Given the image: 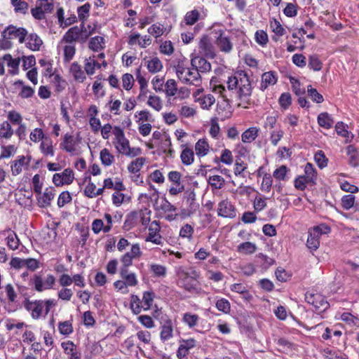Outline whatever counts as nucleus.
Returning <instances> with one entry per match:
<instances>
[{
	"label": "nucleus",
	"mask_w": 359,
	"mask_h": 359,
	"mask_svg": "<svg viewBox=\"0 0 359 359\" xmlns=\"http://www.w3.org/2000/svg\"><path fill=\"white\" fill-rule=\"evenodd\" d=\"M227 87L229 90H234L236 96L242 100H247L252 94V84L244 71H238L229 76Z\"/></svg>",
	"instance_id": "obj_1"
},
{
	"label": "nucleus",
	"mask_w": 359,
	"mask_h": 359,
	"mask_svg": "<svg viewBox=\"0 0 359 359\" xmlns=\"http://www.w3.org/2000/svg\"><path fill=\"white\" fill-rule=\"evenodd\" d=\"M56 304L57 302L54 299L35 301L25 299L23 302V306L34 320H39L46 318L50 309L56 306Z\"/></svg>",
	"instance_id": "obj_2"
},
{
	"label": "nucleus",
	"mask_w": 359,
	"mask_h": 359,
	"mask_svg": "<svg viewBox=\"0 0 359 359\" xmlns=\"http://www.w3.org/2000/svg\"><path fill=\"white\" fill-rule=\"evenodd\" d=\"M114 136L113 144L116 151L130 157H135L142 153L139 147H130L129 140L126 137L123 130L120 126H114L113 129Z\"/></svg>",
	"instance_id": "obj_3"
},
{
	"label": "nucleus",
	"mask_w": 359,
	"mask_h": 359,
	"mask_svg": "<svg viewBox=\"0 0 359 359\" xmlns=\"http://www.w3.org/2000/svg\"><path fill=\"white\" fill-rule=\"evenodd\" d=\"M177 285L188 292H193L196 289V280L199 276L198 273L192 268L179 266L176 268Z\"/></svg>",
	"instance_id": "obj_4"
},
{
	"label": "nucleus",
	"mask_w": 359,
	"mask_h": 359,
	"mask_svg": "<svg viewBox=\"0 0 359 359\" xmlns=\"http://www.w3.org/2000/svg\"><path fill=\"white\" fill-rule=\"evenodd\" d=\"M176 74L180 81L187 85L199 87L202 83V77L197 69L187 67L179 63L175 67Z\"/></svg>",
	"instance_id": "obj_5"
},
{
	"label": "nucleus",
	"mask_w": 359,
	"mask_h": 359,
	"mask_svg": "<svg viewBox=\"0 0 359 359\" xmlns=\"http://www.w3.org/2000/svg\"><path fill=\"white\" fill-rule=\"evenodd\" d=\"M3 38L6 40L4 42L3 48H9L11 46L8 40L18 39L20 43L25 41L27 35V30L23 27H17L14 25H9L1 33Z\"/></svg>",
	"instance_id": "obj_6"
},
{
	"label": "nucleus",
	"mask_w": 359,
	"mask_h": 359,
	"mask_svg": "<svg viewBox=\"0 0 359 359\" xmlns=\"http://www.w3.org/2000/svg\"><path fill=\"white\" fill-rule=\"evenodd\" d=\"M107 65L104 53H100L97 55L93 54L84 60V69L88 76L93 75L95 69H99L101 67L106 68Z\"/></svg>",
	"instance_id": "obj_7"
},
{
	"label": "nucleus",
	"mask_w": 359,
	"mask_h": 359,
	"mask_svg": "<svg viewBox=\"0 0 359 359\" xmlns=\"http://www.w3.org/2000/svg\"><path fill=\"white\" fill-rule=\"evenodd\" d=\"M330 228L325 224H320L309 231L306 245L311 250H316L320 246V238L323 234L330 233Z\"/></svg>",
	"instance_id": "obj_8"
},
{
	"label": "nucleus",
	"mask_w": 359,
	"mask_h": 359,
	"mask_svg": "<svg viewBox=\"0 0 359 359\" xmlns=\"http://www.w3.org/2000/svg\"><path fill=\"white\" fill-rule=\"evenodd\" d=\"M305 299L318 312L325 311L330 306L325 297L320 293L307 292L305 295Z\"/></svg>",
	"instance_id": "obj_9"
},
{
	"label": "nucleus",
	"mask_w": 359,
	"mask_h": 359,
	"mask_svg": "<svg viewBox=\"0 0 359 359\" xmlns=\"http://www.w3.org/2000/svg\"><path fill=\"white\" fill-rule=\"evenodd\" d=\"M142 255L140 246L138 243H134L131 245L130 250L123 254L120 261L122 266L120 269H128V267L133 265V260L137 259Z\"/></svg>",
	"instance_id": "obj_10"
},
{
	"label": "nucleus",
	"mask_w": 359,
	"mask_h": 359,
	"mask_svg": "<svg viewBox=\"0 0 359 359\" xmlns=\"http://www.w3.org/2000/svg\"><path fill=\"white\" fill-rule=\"evenodd\" d=\"M55 283V278L49 274L43 280L40 275L35 274L32 279V284L37 292H43L53 287Z\"/></svg>",
	"instance_id": "obj_11"
},
{
	"label": "nucleus",
	"mask_w": 359,
	"mask_h": 359,
	"mask_svg": "<svg viewBox=\"0 0 359 359\" xmlns=\"http://www.w3.org/2000/svg\"><path fill=\"white\" fill-rule=\"evenodd\" d=\"M60 148L71 155H76L79 154V140L72 135L66 133L60 143Z\"/></svg>",
	"instance_id": "obj_12"
},
{
	"label": "nucleus",
	"mask_w": 359,
	"mask_h": 359,
	"mask_svg": "<svg viewBox=\"0 0 359 359\" xmlns=\"http://www.w3.org/2000/svg\"><path fill=\"white\" fill-rule=\"evenodd\" d=\"M148 235L145 238L146 242H151L158 245H163V238L160 233L161 226L158 221L151 222L148 228Z\"/></svg>",
	"instance_id": "obj_13"
},
{
	"label": "nucleus",
	"mask_w": 359,
	"mask_h": 359,
	"mask_svg": "<svg viewBox=\"0 0 359 359\" xmlns=\"http://www.w3.org/2000/svg\"><path fill=\"white\" fill-rule=\"evenodd\" d=\"M32 157L30 156H18L15 160L11 162V171L13 176L19 175L24 169L29 166Z\"/></svg>",
	"instance_id": "obj_14"
},
{
	"label": "nucleus",
	"mask_w": 359,
	"mask_h": 359,
	"mask_svg": "<svg viewBox=\"0 0 359 359\" xmlns=\"http://www.w3.org/2000/svg\"><path fill=\"white\" fill-rule=\"evenodd\" d=\"M215 43L219 50L224 53H229L233 49V43L229 38L225 34L224 31L219 29L215 31Z\"/></svg>",
	"instance_id": "obj_15"
},
{
	"label": "nucleus",
	"mask_w": 359,
	"mask_h": 359,
	"mask_svg": "<svg viewBox=\"0 0 359 359\" xmlns=\"http://www.w3.org/2000/svg\"><path fill=\"white\" fill-rule=\"evenodd\" d=\"M74 180V173L71 168H66L62 172L55 173L53 176V182L56 187L70 184Z\"/></svg>",
	"instance_id": "obj_16"
},
{
	"label": "nucleus",
	"mask_w": 359,
	"mask_h": 359,
	"mask_svg": "<svg viewBox=\"0 0 359 359\" xmlns=\"http://www.w3.org/2000/svg\"><path fill=\"white\" fill-rule=\"evenodd\" d=\"M217 214L223 217L234 218L236 216L235 207L228 199L222 200L218 203Z\"/></svg>",
	"instance_id": "obj_17"
},
{
	"label": "nucleus",
	"mask_w": 359,
	"mask_h": 359,
	"mask_svg": "<svg viewBox=\"0 0 359 359\" xmlns=\"http://www.w3.org/2000/svg\"><path fill=\"white\" fill-rule=\"evenodd\" d=\"M202 88L197 89L194 93L195 101L198 102L203 109H209L215 102V97L211 94L201 95Z\"/></svg>",
	"instance_id": "obj_18"
},
{
	"label": "nucleus",
	"mask_w": 359,
	"mask_h": 359,
	"mask_svg": "<svg viewBox=\"0 0 359 359\" xmlns=\"http://www.w3.org/2000/svg\"><path fill=\"white\" fill-rule=\"evenodd\" d=\"M198 48L200 52L206 57L214 58L216 55L215 47L206 35L203 36L200 39Z\"/></svg>",
	"instance_id": "obj_19"
},
{
	"label": "nucleus",
	"mask_w": 359,
	"mask_h": 359,
	"mask_svg": "<svg viewBox=\"0 0 359 359\" xmlns=\"http://www.w3.org/2000/svg\"><path fill=\"white\" fill-rule=\"evenodd\" d=\"M37 203L40 208H47L50 205L55 195V190L53 187H47L43 194H39Z\"/></svg>",
	"instance_id": "obj_20"
},
{
	"label": "nucleus",
	"mask_w": 359,
	"mask_h": 359,
	"mask_svg": "<svg viewBox=\"0 0 359 359\" xmlns=\"http://www.w3.org/2000/svg\"><path fill=\"white\" fill-rule=\"evenodd\" d=\"M278 74L273 71L266 72L262 74L259 88L264 91L269 86H273L277 83Z\"/></svg>",
	"instance_id": "obj_21"
},
{
	"label": "nucleus",
	"mask_w": 359,
	"mask_h": 359,
	"mask_svg": "<svg viewBox=\"0 0 359 359\" xmlns=\"http://www.w3.org/2000/svg\"><path fill=\"white\" fill-rule=\"evenodd\" d=\"M196 341L194 339L190 338L182 340L177 351V355L179 359H186L190 349L196 346Z\"/></svg>",
	"instance_id": "obj_22"
},
{
	"label": "nucleus",
	"mask_w": 359,
	"mask_h": 359,
	"mask_svg": "<svg viewBox=\"0 0 359 359\" xmlns=\"http://www.w3.org/2000/svg\"><path fill=\"white\" fill-rule=\"evenodd\" d=\"M61 346L64 353L68 355V359H81V353L73 341L69 340L63 341Z\"/></svg>",
	"instance_id": "obj_23"
},
{
	"label": "nucleus",
	"mask_w": 359,
	"mask_h": 359,
	"mask_svg": "<svg viewBox=\"0 0 359 359\" xmlns=\"http://www.w3.org/2000/svg\"><path fill=\"white\" fill-rule=\"evenodd\" d=\"M191 64L192 67L197 69L198 72H208L211 69V65L205 58L200 56H195L191 58Z\"/></svg>",
	"instance_id": "obj_24"
},
{
	"label": "nucleus",
	"mask_w": 359,
	"mask_h": 359,
	"mask_svg": "<svg viewBox=\"0 0 359 359\" xmlns=\"http://www.w3.org/2000/svg\"><path fill=\"white\" fill-rule=\"evenodd\" d=\"M39 150L44 156H54L55 149L53 140L49 137H46L45 139H43L40 142Z\"/></svg>",
	"instance_id": "obj_25"
},
{
	"label": "nucleus",
	"mask_w": 359,
	"mask_h": 359,
	"mask_svg": "<svg viewBox=\"0 0 359 359\" xmlns=\"http://www.w3.org/2000/svg\"><path fill=\"white\" fill-rule=\"evenodd\" d=\"M120 276L128 287H135L138 284L137 275L128 269H120Z\"/></svg>",
	"instance_id": "obj_26"
},
{
	"label": "nucleus",
	"mask_w": 359,
	"mask_h": 359,
	"mask_svg": "<svg viewBox=\"0 0 359 359\" xmlns=\"http://www.w3.org/2000/svg\"><path fill=\"white\" fill-rule=\"evenodd\" d=\"M69 72L78 82L83 83L86 79L85 70H82L81 66L78 62H73L70 65Z\"/></svg>",
	"instance_id": "obj_27"
},
{
	"label": "nucleus",
	"mask_w": 359,
	"mask_h": 359,
	"mask_svg": "<svg viewBox=\"0 0 359 359\" xmlns=\"http://www.w3.org/2000/svg\"><path fill=\"white\" fill-rule=\"evenodd\" d=\"M145 66L151 74L159 72L163 69V63L157 57H151L144 59Z\"/></svg>",
	"instance_id": "obj_28"
},
{
	"label": "nucleus",
	"mask_w": 359,
	"mask_h": 359,
	"mask_svg": "<svg viewBox=\"0 0 359 359\" xmlns=\"http://www.w3.org/2000/svg\"><path fill=\"white\" fill-rule=\"evenodd\" d=\"M173 337V326L171 320H167L161 327L160 338L163 342L170 340Z\"/></svg>",
	"instance_id": "obj_29"
},
{
	"label": "nucleus",
	"mask_w": 359,
	"mask_h": 359,
	"mask_svg": "<svg viewBox=\"0 0 359 359\" xmlns=\"http://www.w3.org/2000/svg\"><path fill=\"white\" fill-rule=\"evenodd\" d=\"M230 289L232 292L241 294L242 298L246 302H250L252 299V295L249 292L248 287L242 283L232 284Z\"/></svg>",
	"instance_id": "obj_30"
},
{
	"label": "nucleus",
	"mask_w": 359,
	"mask_h": 359,
	"mask_svg": "<svg viewBox=\"0 0 359 359\" xmlns=\"http://www.w3.org/2000/svg\"><path fill=\"white\" fill-rule=\"evenodd\" d=\"M200 317L198 314L191 312H186L182 314V322L186 325L189 329H193L199 323Z\"/></svg>",
	"instance_id": "obj_31"
},
{
	"label": "nucleus",
	"mask_w": 359,
	"mask_h": 359,
	"mask_svg": "<svg viewBox=\"0 0 359 359\" xmlns=\"http://www.w3.org/2000/svg\"><path fill=\"white\" fill-rule=\"evenodd\" d=\"M42 44V40L36 34H30L27 36L26 45L30 50L33 51L39 50Z\"/></svg>",
	"instance_id": "obj_32"
},
{
	"label": "nucleus",
	"mask_w": 359,
	"mask_h": 359,
	"mask_svg": "<svg viewBox=\"0 0 359 359\" xmlns=\"http://www.w3.org/2000/svg\"><path fill=\"white\" fill-rule=\"evenodd\" d=\"M106 41L103 36H95L90 39L88 43V47L90 50L98 52L105 48Z\"/></svg>",
	"instance_id": "obj_33"
},
{
	"label": "nucleus",
	"mask_w": 359,
	"mask_h": 359,
	"mask_svg": "<svg viewBox=\"0 0 359 359\" xmlns=\"http://www.w3.org/2000/svg\"><path fill=\"white\" fill-rule=\"evenodd\" d=\"M317 121L318 125L325 129H330L334 124V120L332 116L327 112L320 113L318 116Z\"/></svg>",
	"instance_id": "obj_34"
},
{
	"label": "nucleus",
	"mask_w": 359,
	"mask_h": 359,
	"mask_svg": "<svg viewBox=\"0 0 359 359\" xmlns=\"http://www.w3.org/2000/svg\"><path fill=\"white\" fill-rule=\"evenodd\" d=\"M210 150V146L205 139H199L195 144L196 154L198 157L206 156Z\"/></svg>",
	"instance_id": "obj_35"
},
{
	"label": "nucleus",
	"mask_w": 359,
	"mask_h": 359,
	"mask_svg": "<svg viewBox=\"0 0 359 359\" xmlns=\"http://www.w3.org/2000/svg\"><path fill=\"white\" fill-rule=\"evenodd\" d=\"M259 132V128L257 127L249 128L242 133V142L244 143H250L253 142L257 137Z\"/></svg>",
	"instance_id": "obj_36"
},
{
	"label": "nucleus",
	"mask_w": 359,
	"mask_h": 359,
	"mask_svg": "<svg viewBox=\"0 0 359 359\" xmlns=\"http://www.w3.org/2000/svg\"><path fill=\"white\" fill-rule=\"evenodd\" d=\"M81 32V29L77 26L71 27L63 36L62 41L68 43H72V42L79 39Z\"/></svg>",
	"instance_id": "obj_37"
},
{
	"label": "nucleus",
	"mask_w": 359,
	"mask_h": 359,
	"mask_svg": "<svg viewBox=\"0 0 359 359\" xmlns=\"http://www.w3.org/2000/svg\"><path fill=\"white\" fill-rule=\"evenodd\" d=\"M6 243L7 247L11 250H18L20 244V239L17 234L11 230L8 231V235L6 238Z\"/></svg>",
	"instance_id": "obj_38"
},
{
	"label": "nucleus",
	"mask_w": 359,
	"mask_h": 359,
	"mask_svg": "<svg viewBox=\"0 0 359 359\" xmlns=\"http://www.w3.org/2000/svg\"><path fill=\"white\" fill-rule=\"evenodd\" d=\"M146 163V158L138 157L132 161L128 165V170L131 174H137Z\"/></svg>",
	"instance_id": "obj_39"
},
{
	"label": "nucleus",
	"mask_w": 359,
	"mask_h": 359,
	"mask_svg": "<svg viewBox=\"0 0 359 359\" xmlns=\"http://www.w3.org/2000/svg\"><path fill=\"white\" fill-rule=\"evenodd\" d=\"M347 126L341 121L337 122L335 125V130L337 133L346 139V142H350L353 135L347 130Z\"/></svg>",
	"instance_id": "obj_40"
},
{
	"label": "nucleus",
	"mask_w": 359,
	"mask_h": 359,
	"mask_svg": "<svg viewBox=\"0 0 359 359\" xmlns=\"http://www.w3.org/2000/svg\"><path fill=\"white\" fill-rule=\"evenodd\" d=\"M100 159L102 164L105 167L111 166L115 161L114 154L106 148L100 151Z\"/></svg>",
	"instance_id": "obj_41"
},
{
	"label": "nucleus",
	"mask_w": 359,
	"mask_h": 359,
	"mask_svg": "<svg viewBox=\"0 0 359 359\" xmlns=\"http://www.w3.org/2000/svg\"><path fill=\"white\" fill-rule=\"evenodd\" d=\"M122 102L121 100L114 99L113 96L109 97V100L106 104L107 110L114 115H119L121 114V107Z\"/></svg>",
	"instance_id": "obj_42"
},
{
	"label": "nucleus",
	"mask_w": 359,
	"mask_h": 359,
	"mask_svg": "<svg viewBox=\"0 0 359 359\" xmlns=\"http://www.w3.org/2000/svg\"><path fill=\"white\" fill-rule=\"evenodd\" d=\"M14 134V130L11 123L7 121H3L0 123V138L10 140Z\"/></svg>",
	"instance_id": "obj_43"
},
{
	"label": "nucleus",
	"mask_w": 359,
	"mask_h": 359,
	"mask_svg": "<svg viewBox=\"0 0 359 359\" xmlns=\"http://www.w3.org/2000/svg\"><path fill=\"white\" fill-rule=\"evenodd\" d=\"M149 271L152 276L156 278H163L167 275V268L159 264H151L149 266Z\"/></svg>",
	"instance_id": "obj_44"
},
{
	"label": "nucleus",
	"mask_w": 359,
	"mask_h": 359,
	"mask_svg": "<svg viewBox=\"0 0 359 359\" xmlns=\"http://www.w3.org/2000/svg\"><path fill=\"white\" fill-rule=\"evenodd\" d=\"M257 248L255 243L244 242L237 246V251L241 254L251 255L256 252Z\"/></svg>",
	"instance_id": "obj_45"
},
{
	"label": "nucleus",
	"mask_w": 359,
	"mask_h": 359,
	"mask_svg": "<svg viewBox=\"0 0 359 359\" xmlns=\"http://www.w3.org/2000/svg\"><path fill=\"white\" fill-rule=\"evenodd\" d=\"M180 158L184 165H191L194 161V154L192 149L185 147L181 152Z\"/></svg>",
	"instance_id": "obj_46"
},
{
	"label": "nucleus",
	"mask_w": 359,
	"mask_h": 359,
	"mask_svg": "<svg viewBox=\"0 0 359 359\" xmlns=\"http://www.w3.org/2000/svg\"><path fill=\"white\" fill-rule=\"evenodd\" d=\"M269 27L271 30L274 33L276 36H283L286 33L285 29L283 27L282 24L276 18H272L269 22Z\"/></svg>",
	"instance_id": "obj_47"
},
{
	"label": "nucleus",
	"mask_w": 359,
	"mask_h": 359,
	"mask_svg": "<svg viewBox=\"0 0 359 359\" xmlns=\"http://www.w3.org/2000/svg\"><path fill=\"white\" fill-rule=\"evenodd\" d=\"M130 306L135 314H139L142 311H144L142 299L135 294H133L130 297Z\"/></svg>",
	"instance_id": "obj_48"
},
{
	"label": "nucleus",
	"mask_w": 359,
	"mask_h": 359,
	"mask_svg": "<svg viewBox=\"0 0 359 359\" xmlns=\"http://www.w3.org/2000/svg\"><path fill=\"white\" fill-rule=\"evenodd\" d=\"M208 182L211 186L212 190L220 189L225 184V180L224 177L218 175L209 176Z\"/></svg>",
	"instance_id": "obj_49"
},
{
	"label": "nucleus",
	"mask_w": 359,
	"mask_h": 359,
	"mask_svg": "<svg viewBox=\"0 0 359 359\" xmlns=\"http://www.w3.org/2000/svg\"><path fill=\"white\" fill-rule=\"evenodd\" d=\"M347 155L349 156V163L353 166L356 167L359 165V157L358 151L354 146L348 145L346 148Z\"/></svg>",
	"instance_id": "obj_50"
},
{
	"label": "nucleus",
	"mask_w": 359,
	"mask_h": 359,
	"mask_svg": "<svg viewBox=\"0 0 359 359\" xmlns=\"http://www.w3.org/2000/svg\"><path fill=\"white\" fill-rule=\"evenodd\" d=\"M194 232V226L189 224H185L181 227L179 236L182 238L187 239L189 241H191L193 238Z\"/></svg>",
	"instance_id": "obj_51"
},
{
	"label": "nucleus",
	"mask_w": 359,
	"mask_h": 359,
	"mask_svg": "<svg viewBox=\"0 0 359 359\" xmlns=\"http://www.w3.org/2000/svg\"><path fill=\"white\" fill-rule=\"evenodd\" d=\"M91 5L89 3H86L85 4L77 8V14L78 18L82 22H84L90 15Z\"/></svg>",
	"instance_id": "obj_52"
},
{
	"label": "nucleus",
	"mask_w": 359,
	"mask_h": 359,
	"mask_svg": "<svg viewBox=\"0 0 359 359\" xmlns=\"http://www.w3.org/2000/svg\"><path fill=\"white\" fill-rule=\"evenodd\" d=\"M104 188L114 189L116 191H123L125 189V186L120 180L114 182L111 178H107L104 180Z\"/></svg>",
	"instance_id": "obj_53"
},
{
	"label": "nucleus",
	"mask_w": 359,
	"mask_h": 359,
	"mask_svg": "<svg viewBox=\"0 0 359 359\" xmlns=\"http://www.w3.org/2000/svg\"><path fill=\"white\" fill-rule=\"evenodd\" d=\"M17 151V147L13 144L3 145L1 147L0 159L8 158Z\"/></svg>",
	"instance_id": "obj_54"
},
{
	"label": "nucleus",
	"mask_w": 359,
	"mask_h": 359,
	"mask_svg": "<svg viewBox=\"0 0 359 359\" xmlns=\"http://www.w3.org/2000/svg\"><path fill=\"white\" fill-rule=\"evenodd\" d=\"M39 64L43 69L46 76H51L53 74V60L48 58H42L39 60Z\"/></svg>",
	"instance_id": "obj_55"
},
{
	"label": "nucleus",
	"mask_w": 359,
	"mask_h": 359,
	"mask_svg": "<svg viewBox=\"0 0 359 359\" xmlns=\"http://www.w3.org/2000/svg\"><path fill=\"white\" fill-rule=\"evenodd\" d=\"M147 104L156 111H160L163 108V102L157 95H149Z\"/></svg>",
	"instance_id": "obj_56"
},
{
	"label": "nucleus",
	"mask_w": 359,
	"mask_h": 359,
	"mask_svg": "<svg viewBox=\"0 0 359 359\" xmlns=\"http://www.w3.org/2000/svg\"><path fill=\"white\" fill-rule=\"evenodd\" d=\"M58 330L62 335H69L74 331L72 322L70 320L60 322L58 323Z\"/></svg>",
	"instance_id": "obj_57"
},
{
	"label": "nucleus",
	"mask_w": 359,
	"mask_h": 359,
	"mask_svg": "<svg viewBox=\"0 0 359 359\" xmlns=\"http://www.w3.org/2000/svg\"><path fill=\"white\" fill-rule=\"evenodd\" d=\"M309 181H311L312 183H314L316 180V171L311 163H306L304 166V175H303Z\"/></svg>",
	"instance_id": "obj_58"
},
{
	"label": "nucleus",
	"mask_w": 359,
	"mask_h": 359,
	"mask_svg": "<svg viewBox=\"0 0 359 359\" xmlns=\"http://www.w3.org/2000/svg\"><path fill=\"white\" fill-rule=\"evenodd\" d=\"M288 171L289 170L285 165H281L273 171V177L278 181H286Z\"/></svg>",
	"instance_id": "obj_59"
},
{
	"label": "nucleus",
	"mask_w": 359,
	"mask_h": 359,
	"mask_svg": "<svg viewBox=\"0 0 359 359\" xmlns=\"http://www.w3.org/2000/svg\"><path fill=\"white\" fill-rule=\"evenodd\" d=\"M154 293L151 291H146L142 294V304L144 307V311H148L152 306L154 302Z\"/></svg>",
	"instance_id": "obj_60"
},
{
	"label": "nucleus",
	"mask_w": 359,
	"mask_h": 359,
	"mask_svg": "<svg viewBox=\"0 0 359 359\" xmlns=\"http://www.w3.org/2000/svg\"><path fill=\"white\" fill-rule=\"evenodd\" d=\"M47 136L45 135L43 130L41 128H36L33 129L29 135V139L34 143L41 142L43 139H45Z\"/></svg>",
	"instance_id": "obj_61"
},
{
	"label": "nucleus",
	"mask_w": 359,
	"mask_h": 359,
	"mask_svg": "<svg viewBox=\"0 0 359 359\" xmlns=\"http://www.w3.org/2000/svg\"><path fill=\"white\" fill-rule=\"evenodd\" d=\"M285 133L280 129H274L270 132L269 140L272 145L277 146L280 140L283 138Z\"/></svg>",
	"instance_id": "obj_62"
},
{
	"label": "nucleus",
	"mask_w": 359,
	"mask_h": 359,
	"mask_svg": "<svg viewBox=\"0 0 359 359\" xmlns=\"http://www.w3.org/2000/svg\"><path fill=\"white\" fill-rule=\"evenodd\" d=\"M200 13L197 10H192L186 13L184 22L188 25L195 24L199 19Z\"/></svg>",
	"instance_id": "obj_63"
},
{
	"label": "nucleus",
	"mask_w": 359,
	"mask_h": 359,
	"mask_svg": "<svg viewBox=\"0 0 359 359\" xmlns=\"http://www.w3.org/2000/svg\"><path fill=\"white\" fill-rule=\"evenodd\" d=\"M323 356L325 359H348L347 356L344 354L338 353L330 348L324 350Z\"/></svg>",
	"instance_id": "obj_64"
}]
</instances>
